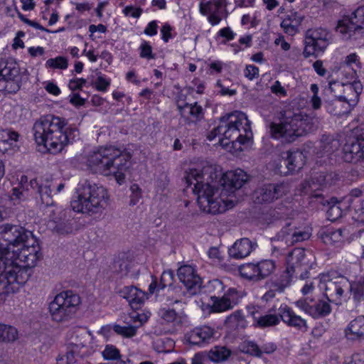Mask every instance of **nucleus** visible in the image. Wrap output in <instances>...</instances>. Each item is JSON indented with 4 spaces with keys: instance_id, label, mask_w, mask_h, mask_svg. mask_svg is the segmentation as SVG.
Returning <instances> with one entry per match:
<instances>
[{
    "instance_id": "45",
    "label": "nucleus",
    "mask_w": 364,
    "mask_h": 364,
    "mask_svg": "<svg viewBox=\"0 0 364 364\" xmlns=\"http://www.w3.org/2000/svg\"><path fill=\"white\" fill-rule=\"evenodd\" d=\"M19 134L18 132L11 129L0 130V141L4 144H13L18 140Z\"/></svg>"
},
{
    "instance_id": "30",
    "label": "nucleus",
    "mask_w": 364,
    "mask_h": 364,
    "mask_svg": "<svg viewBox=\"0 0 364 364\" xmlns=\"http://www.w3.org/2000/svg\"><path fill=\"white\" fill-rule=\"evenodd\" d=\"M320 237L326 245H334L342 242L344 239L342 229L326 228L320 232Z\"/></svg>"
},
{
    "instance_id": "14",
    "label": "nucleus",
    "mask_w": 364,
    "mask_h": 364,
    "mask_svg": "<svg viewBox=\"0 0 364 364\" xmlns=\"http://www.w3.org/2000/svg\"><path fill=\"white\" fill-rule=\"evenodd\" d=\"M289 192V187L284 183H269L257 188L253 193L256 203L266 204L274 202Z\"/></svg>"
},
{
    "instance_id": "28",
    "label": "nucleus",
    "mask_w": 364,
    "mask_h": 364,
    "mask_svg": "<svg viewBox=\"0 0 364 364\" xmlns=\"http://www.w3.org/2000/svg\"><path fill=\"white\" fill-rule=\"evenodd\" d=\"M178 108L181 116L191 122L197 121L202 113L201 107L197 105L196 103L194 105L188 103L182 104L178 102Z\"/></svg>"
},
{
    "instance_id": "31",
    "label": "nucleus",
    "mask_w": 364,
    "mask_h": 364,
    "mask_svg": "<svg viewBox=\"0 0 364 364\" xmlns=\"http://www.w3.org/2000/svg\"><path fill=\"white\" fill-rule=\"evenodd\" d=\"M293 276H295V274L286 268L277 278L271 282V287H274V289L277 290L278 293H282L290 286Z\"/></svg>"
},
{
    "instance_id": "35",
    "label": "nucleus",
    "mask_w": 364,
    "mask_h": 364,
    "mask_svg": "<svg viewBox=\"0 0 364 364\" xmlns=\"http://www.w3.org/2000/svg\"><path fill=\"white\" fill-rule=\"evenodd\" d=\"M231 355V351L225 346H215L208 352L210 360L219 363L226 360Z\"/></svg>"
},
{
    "instance_id": "10",
    "label": "nucleus",
    "mask_w": 364,
    "mask_h": 364,
    "mask_svg": "<svg viewBox=\"0 0 364 364\" xmlns=\"http://www.w3.org/2000/svg\"><path fill=\"white\" fill-rule=\"evenodd\" d=\"M318 287L329 302L338 304L349 289L350 284L343 276L331 278L328 274H321Z\"/></svg>"
},
{
    "instance_id": "52",
    "label": "nucleus",
    "mask_w": 364,
    "mask_h": 364,
    "mask_svg": "<svg viewBox=\"0 0 364 364\" xmlns=\"http://www.w3.org/2000/svg\"><path fill=\"white\" fill-rule=\"evenodd\" d=\"M95 87L98 90H107L110 84V81L103 76H99L94 82Z\"/></svg>"
},
{
    "instance_id": "40",
    "label": "nucleus",
    "mask_w": 364,
    "mask_h": 364,
    "mask_svg": "<svg viewBox=\"0 0 364 364\" xmlns=\"http://www.w3.org/2000/svg\"><path fill=\"white\" fill-rule=\"evenodd\" d=\"M329 205L327 210V218L331 221H336L343 215V210L340 206V203L336 198H331L330 202H327Z\"/></svg>"
},
{
    "instance_id": "63",
    "label": "nucleus",
    "mask_w": 364,
    "mask_h": 364,
    "mask_svg": "<svg viewBox=\"0 0 364 364\" xmlns=\"http://www.w3.org/2000/svg\"><path fill=\"white\" fill-rule=\"evenodd\" d=\"M274 43L277 46H280L281 48L285 51L289 50L290 48V44L285 41L284 37L282 36L277 38L274 41Z\"/></svg>"
},
{
    "instance_id": "34",
    "label": "nucleus",
    "mask_w": 364,
    "mask_h": 364,
    "mask_svg": "<svg viewBox=\"0 0 364 364\" xmlns=\"http://www.w3.org/2000/svg\"><path fill=\"white\" fill-rule=\"evenodd\" d=\"M225 7V0H213L206 4H200V11L203 15L213 13H224Z\"/></svg>"
},
{
    "instance_id": "26",
    "label": "nucleus",
    "mask_w": 364,
    "mask_h": 364,
    "mask_svg": "<svg viewBox=\"0 0 364 364\" xmlns=\"http://www.w3.org/2000/svg\"><path fill=\"white\" fill-rule=\"evenodd\" d=\"M345 333L348 340L364 339V316H359L352 320L346 328Z\"/></svg>"
},
{
    "instance_id": "17",
    "label": "nucleus",
    "mask_w": 364,
    "mask_h": 364,
    "mask_svg": "<svg viewBox=\"0 0 364 364\" xmlns=\"http://www.w3.org/2000/svg\"><path fill=\"white\" fill-rule=\"evenodd\" d=\"M87 356V346L72 344L68 346L65 354L58 357L57 364H84Z\"/></svg>"
},
{
    "instance_id": "56",
    "label": "nucleus",
    "mask_w": 364,
    "mask_h": 364,
    "mask_svg": "<svg viewBox=\"0 0 364 364\" xmlns=\"http://www.w3.org/2000/svg\"><path fill=\"white\" fill-rule=\"evenodd\" d=\"M26 198L25 192L20 188H14L11 199L12 200H23Z\"/></svg>"
},
{
    "instance_id": "39",
    "label": "nucleus",
    "mask_w": 364,
    "mask_h": 364,
    "mask_svg": "<svg viewBox=\"0 0 364 364\" xmlns=\"http://www.w3.org/2000/svg\"><path fill=\"white\" fill-rule=\"evenodd\" d=\"M101 355L105 360L117 362L122 358L120 350L114 345L107 344Z\"/></svg>"
},
{
    "instance_id": "27",
    "label": "nucleus",
    "mask_w": 364,
    "mask_h": 364,
    "mask_svg": "<svg viewBox=\"0 0 364 364\" xmlns=\"http://www.w3.org/2000/svg\"><path fill=\"white\" fill-rule=\"evenodd\" d=\"M174 279V274L173 271L168 269L164 271L161 275L160 282L158 283L156 277H152V282L149 286V291L154 294L166 287H172Z\"/></svg>"
},
{
    "instance_id": "6",
    "label": "nucleus",
    "mask_w": 364,
    "mask_h": 364,
    "mask_svg": "<svg viewBox=\"0 0 364 364\" xmlns=\"http://www.w3.org/2000/svg\"><path fill=\"white\" fill-rule=\"evenodd\" d=\"M292 104L284 106L277 114L279 122L269 125L271 136L282 142H293L297 137L314 130V119L299 109H294V103Z\"/></svg>"
},
{
    "instance_id": "24",
    "label": "nucleus",
    "mask_w": 364,
    "mask_h": 364,
    "mask_svg": "<svg viewBox=\"0 0 364 364\" xmlns=\"http://www.w3.org/2000/svg\"><path fill=\"white\" fill-rule=\"evenodd\" d=\"M18 73L19 68L15 61L0 60V91H4L6 82L14 80Z\"/></svg>"
},
{
    "instance_id": "18",
    "label": "nucleus",
    "mask_w": 364,
    "mask_h": 364,
    "mask_svg": "<svg viewBox=\"0 0 364 364\" xmlns=\"http://www.w3.org/2000/svg\"><path fill=\"white\" fill-rule=\"evenodd\" d=\"M215 333L213 328L204 325L191 330L186 334V338L191 344L202 346L212 342Z\"/></svg>"
},
{
    "instance_id": "22",
    "label": "nucleus",
    "mask_w": 364,
    "mask_h": 364,
    "mask_svg": "<svg viewBox=\"0 0 364 364\" xmlns=\"http://www.w3.org/2000/svg\"><path fill=\"white\" fill-rule=\"evenodd\" d=\"M287 157L283 159V162L286 166L287 171L280 170V167L278 168V171L282 174L293 173L296 171H299L305 164V156L302 151L296 150L294 151H287L286 153Z\"/></svg>"
},
{
    "instance_id": "51",
    "label": "nucleus",
    "mask_w": 364,
    "mask_h": 364,
    "mask_svg": "<svg viewBox=\"0 0 364 364\" xmlns=\"http://www.w3.org/2000/svg\"><path fill=\"white\" fill-rule=\"evenodd\" d=\"M142 9L134 7L133 6H127L123 9L125 16H130L133 18H139L142 14Z\"/></svg>"
},
{
    "instance_id": "61",
    "label": "nucleus",
    "mask_w": 364,
    "mask_h": 364,
    "mask_svg": "<svg viewBox=\"0 0 364 364\" xmlns=\"http://www.w3.org/2000/svg\"><path fill=\"white\" fill-rule=\"evenodd\" d=\"M313 68L318 75L320 76H324L326 74V70L323 65L321 60H316L313 64Z\"/></svg>"
},
{
    "instance_id": "7",
    "label": "nucleus",
    "mask_w": 364,
    "mask_h": 364,
    "mask_svg": "<svg viewBox=\"0 0 364 364\" xmlns=\"http://www.w3.org/2000/svg\"><path fill=\"white\" fill-rule=\"evenodd\" d=\"M109 201V196L105 187L85 181L78 184L70 206L76 213L93 215L105 210Z\"/></svg>"
},
{
    "instance_id": "16",
    "label": "nucleus",
    "mask_w": 364,
    "mask_h": 364,
    "mask_svg": "<svg viewBox=\"0 0 364 364\" xmlns=\"http://www.w3.org/2000/svg\"><path fill=\"white\" fill-rule=\"evenodd\" d=\"M50 227L57 233L66 235L73 232L72 220L66 218V211L60 208H49Z\"/></svg>"
},
{
    "instance_id": "3",
    "label": "nucleus",
    "mask_w": 364,
    "mask_h": 364,
    "mask_svg": "<svg viewBox=\"0 0 364 364\" xmlns=\"http://www.w3.org/2000/svg\"><path fill=\"white\" fill-rule=\"evenodd\" d=\"M65 119L54 115L41 117L33 126L35 142L48 151L55 154L72 143L79 136V130L75 127H66Z\"/></svg>"
},
{
    "instance_id": "59",
    "label": "nucleus",
    "mask_w": 364,
    "mask_h": 364,
    "mask_svg": "<svg viewBox=\"0 0 364 364\" xmlns=\"http://www.w3.org/2000/svg\"><path fill=\"white\" fill-rule=\"evenodd\" d=\"M157 27L156 21H152L144 29V33L148 36H154L157 33Z\"/></svg>"
},
{
    "instance_id": "4",
    "label": "nucleus",
    "mask_w": 364,
    "mask_h": 364,
    "mask_svg": "<svg viewBox=\"0 0 364 364\" xmlns=\"http://www.w3.org/2000/svg\"><path fill=\"white\" fill-rule=\"evenodd\" d=\"M217 136L221 146L230 148V151L232 149L235 152L242 151V146L252 136L250 122L247 115L235 111L221 117L220 124L208 134L207 138L213 141Z\"/></svg>"
},
{
    "instance_id": "20",
    "label": "nucleus",
    "mask_w": 364,
    "mask_h": 364,
    "mask_svg": "<svg viewBox=\"0 0 364 364\" xmlns=\"http://www.w3.org/2000/svg\"><path fill=\"white\" fill-rule=\"evenodd\" d=\"M311 233L307 230L298 229L291 223H287L279 232V237L291 245L308 240Z\"/></svg>"
},
{
    "instance_id": "19",
    "label": "nucleus",
    "mask_w": 364,
    "mask_h": 364,
    "mask_svg": "<svg viewBox=\"0 0 364 364\" xmlns=\"http://www.w3.org/2000/svg\"><path fill=\"white\" fill-rule=\"evenodd\" d=\"M343 159L346 162L354 164L364 159V139L346 143L343 148Z\"/></svg>"
},
{
    "instance_id": "38",
    "label": "nucleus",
    "mask_w": 364,
    "mask_h": 364,
    "mask_svg": "<svg viewBox=\"0 0 364 364\" xmlns=\"http://www.w3.org/2000/svg\"><path fill=\"white\" fill-rule=\"evenodd\" d=\"M138 328V326H121L116 323H114V332L124 338H132L134 337L137 333Z\"/></svg>"
},
{
    "instance_id": "55",
    "label": "nucleus",
    "mask_w": 364,
    "mask_h": 364,
    "mask_svg": "<svg viewBox=\"0 0 364 364\" xmlns=\"http://www.w3.org/2000/svg\"><path fill=\"white\" fill-rule=\"evenodd\" d=\"M295 304L298 308L311 315V311L313 309V305H311L306 299H299L296 301Z\"/></svg>"
},
{
    "instance_id": "32",
    "label": "nucleus",
    "mask_w": 364,
    "mask_h": 364,
    "mask_svg": "<svg viewBox=\"0 0 364 364\" xmlns=\"http://www.w3.org/2000/svg\"><path fill=\"white\" fill-rule=\"evenodd\" d=\"M18 338L19 333L15 326L0 323V343H14Z\"/></svg>"
},
{
    "instance_id": "42",
    "label": "nucleus",
    "mask_w": 364,
    "mask_h": 364,
    "mask_svg": "<svg viewBox=\"0 0 364 364\" xmlns=\"http://www.w3.org/2000/svg\"><path fill=\"white\" fill-rule=\"evenodd\" d=\"M303 18L301 16H297L294 18V23L290 17H287L282 21L281 23V27L284 31L290 35L294 36L297 32V26L301 22Z\"/></svg>"
},
{
    "instance_id": "54",
    "label": "nucleus",
    "mask_w": 364,
    "mask_h": 364,
    "mask_svg": "<svg viewBox=\"0 0 364 364\" xmlns=\"http://www.w3.org/2000/svg\"><path fill=\"white\" fill-rule=\"evenodd\" d=\"M353 95L354 97L353 99H350L348 100L346 97L343 96V95H340L337 97V99L336 100V102H346L349 107H352L353 106H355L358 100V97H359V92H353Z\"/></svg>"
},
{
    "instance_id": "44",
    "label": "nucleus",
    "mask_w": 364,
    "mask_h": 364,
    "mask_svg": "<svg viewBox=\"0 0 364 364\" xmlns=\"http://www.w3.org/2000/svg\"><path fill=\"white\" fill-rule=\"evenodd\" d=\"M223 296L228 299V301L233 305V306H235L240 301L243 294L241 291L237 290L236 288L230 287L224 292Z\"/></svg>"
},
{
    "instance_id": "25",
    "label": "nucleus",
    "mask_w": 364,
    "mask_h": 364,
    "mask_svg": "<svg viewBox=\"0 0 364 364\" xmlns=\"http://www.w3.org/2000/svg\"><path fill=\"white\" fill-rule=\"evenodd\" d=\"M30 186L32 189L38 193L43 203L47 206L53 205V201L52 197L54 182L46 181V183L39 184L36 179H32L30 181Z\"/></svg>"
},
{
    "instance_id": "50",
    "label": "nucleus",
    "mask_w": 364,
    "mask_h": 364,
    "mask_svg": "<svg viewBox=\"0 0 364 364\" xmlns=\"http://www.w3.org/2000/svg\"><path fill=\"white\" fill-rule=\"evenodd\" d=\"M140 56L144 58L153 59L154 55L152 53V48L149 43L144 41L140 46Z\"/></svg>"
},
{
    "instance_id": "58",
    "label": "nucleus",
    "mask_w": 364,
    "mask_h": 364,
    "mask_svg": "<svg viewBox=\"0 0 364 364\" xmlns=\"http://www.w3.org/2000/svg\"><path fill=\"white\" fill-rule=\"evenodd\" d=\"M348 364H364V352L354 353Z\"/></svg>"
},
{
    "instance_id": "9",
    "label": "nucleus",
    "mask_w": 364,
    "mask_h": 364,
    "mask_svg": "<svg viewBox=\"0 0 364 364\" xmlns=\"http://www.w3.org/2000/svg\"><path fill=\"white\" fill-rule=\"evenodd\" d=\"M81 304L80 296L73 291H63L56 294L48 304L50 318L56 323H65L72 319Z\"/></svg>"
},
{
    "instance_id": "64",
    "label": "nucleus",
    "mask_w": 364,
    "mask_h": 364,
    "mask_svg": "<svg viewBox=\"0 0 364 364\" xmlns=\"http://www.w3.org/2000/svg\"><path fill=\"white\" fill-rule=\"evenodd\" d=\"M363 291H364V277L358 282V284L354 291L355 296H357V297L363 296Z\"/></svg>"
},
{
    "instance_id": "23",
    "label": "nucleus",
    "mask_w": 364,
    "mask_h": 364,
    "mask_svg": "<svg viewBox=\"0 0 364 364\" xmlns=\"http://www.w3.org/2000/svg\"><path fill=\"white\" fill-rule=\"evenodd\" d=\"M120 296L125 299L131 307L134 309L139 308L145 300V293L134 286H126L118 291Z\"/></svg>"
},
{
    "instance_id": "2",
    "label": "nucleus",
    "mask_w": 364,
    "mask_h": 364,
    "mask_svg": "<svg viewBox=\"0 0 364 364\" xmlns=\"http://www.w3.org/2000/svg\"><path fill=\"white\" fill-rule=\"evenodd\" d=\"M204 176L200 170L193 168L185 176L187 188L198 196V203L201 210L213 215L225 212L229 208V200L234 192L240 189L248 180L247 173L242 169L225 173L218 186L215 182H203Z\"/></svg>"
},
{
    "instance_id": "36",
    "label": "nucleus",
    "mask_w": 364,
    "mask_h": 364,
    "mask_svg": "<svg viewBox=\"0 0 364 364\" xmlns=\"http://www.w3.org/2000/svg\"><path fill=\"white\" fill-rule=\"evenodd\" d=\"M323 300H319L313 304V309L311 311V316L314 318H318L326 316L331 312V307L328 303Z\"/></svg>"
},
{
    "instance_id": "33",
    "label": "nucleus",
    "mask_w": 364,
    "mask_h": 364,
    "mask_svg": "<svg viewBox=\"0 0 364 364\" xmlns=\"http://www.w3.org/2000/svg\"><path fill=\"white\" fill-rule=\"evenodd\" d=\"M255 264L256 266L257 281L267 278L272 274L276 269L275 262L272 259H264Z\"/></svg>"
},
{
    "instance_id": "8",
    "label": "nucleus",
    "mask_w": 364,
    "mask_h": 364,
    "mask_svg": "<svg viewBox=\"0 0 364 364\" xmlns=\"http://www.w3.org/2000/svg\"><path fill=\"white\" fill-rule=\"evenodd\" d=\"M250 314L252 316L254 324L259 328L274 326L282 321L287 326L301 332H306L309 328L306 320L297 315L285 304H281L278 309L276 306H273L265 314L255 311V308L252 311H250Z\"/></svg>"
},
{
    "instance_id": "53",
    "label": "nucleus",
    "mask_w": 364,
    "mask_h": 364,
    "mask_svg": "<svg viewBox=\"0 0 364 364\" xmlns=\"http://www.w3.org/2000/svg\"><path fill=\"white\" fill-rule=\"evenodd\" d=\"M244 75L250 80H252L259 76V68L253 65H247Z\"/></svg>"
},
{
    "instance_id": "37",
    "label": "nucleus",
    "mask_w": 364,
    "mask_h": 364,
    "mask_svg": "<svg viewBox=\"0 0 364 364\" xmlns=\"http://www.w3.org/2000/svg\"><path fill=\"white\" fill-rule=\"evenodd\" d=\"M211 299L213 301L212 310L214 312H223L235 307L223 295L222 296H212Z\"/></svg>"
},
{
    "instance_id": "57",
    "label": "nucleus",
    "mask_w": 364,
    "mask_h": 364,
    "mask_svg": "<svg viewBox=\"0 0 364 364\" xmlns=\"http://www.w3.org/2000/svg\"><path fill=\"white\" fill-rule=\"evenodd\" d=\"M114 331V323L107 324L102 326L98 331V333L104 337L109 338Z\"/></svg>"
},
{
    "instance_id": "60",
    "label": "nucleus",
    "mask_w": 364,
    "mask_h": 364,
    "mask_svg": "<svg viewBox=\"0 0 364 364\" xmlns=\"http://www.w3.org/2000/svg\"><path fill=\"white\" fill-rule=\"evenodd\" d=\"M208 21L209 22L213 25H217L218 24L220 21L222 20V18L224 16V13H213L208 14Z\"/></svg>"
},
{
    "instance_id": "1",
    "label": "nucleus",
    "mask_w": 364,
    "mask_h": 364,
    "mask_svg": "<svg viewBox=\"0 0 364 364\" xmlns=\"http://www.w3.org/2000/svg\"><path fill=\"white\" fill-rule=\"evenodd\" d=\"M36 242L33 233L21 226L0 225V303L29 279L41 256Z\"/></svg>"
},
{
    "instance_id": "11",
    "label": "nucleus",
    "mask_w": 364,
    "mask_h": 364,
    "mask_svg": "<svg viewBox=\"0 0 364 364\" xmlns=\"http://www.w3.org/2000/svg\"><path fill=\"white\" fill-rule=\"evenodd\" d=\"M331 41L330 33L323 28L309 29L305 36V49L304 54L309 57L317 53H323Z\"/></svg>"
},
{
    "instance_id": "49",
    "label": "nucleus",
    "mask_w": 364,
    "mask_h": 364,
    "mask_svg": "<svg viewBox=\"0 0 364 364\" xmlns=\"http://www.w3.org/2000/svg\"><path fill=\"white\" fill-rule=\"evenodd\" d=\"M130 205H135L141 198V189L138 184L134 183L130 186Z\"/></svg>"
},
{
    "instance_id": "47",
    "label": "nucleus",
    "mask_w": 364,
    "mask_h": 364,
    "mask_svg": "<svg viewBox=\"0 0 364 364\" xmlns=\"http://www.w3.org/2000/svg\"><path fill=\"white\" fill-rule=\"evenodd\" d=\"M225 286L223 284V282L218 279H213L210 281L208 283L207 289L210 293L214 294L213 296H216V294H218V296L224 292Z\"/></svg>"
},
{
    "instance_id": "29",
    "label": "nucleus",
    "mask_w": 364,
    "mask_h": 364,
    "mask_svg": "<svg viewBox=\"0 0 364 364\" xmlns=\"http://www.w3.org/2000/svg\"><path fill=\"white\" fill-rule=\"evenodd\" d=\"M186 292L180 286H173L167 289L165 301L168 305L178 304L181 307L186 304Z\"/></svg>"
},
{
    "instance_id": "15",
    "label": "nucleus",
    "mask_w": 364,
    "mask_h": 364,
    "mask_svg": "<svg viewBox=\"0 0 364 364\" xmlns=\"http://www.w3.org/2000/svg\"><path fill=\"white\" fill-rule=\"evenodd\" d=\"M177 275L190 294L194 295L200 290L202 280L193 267L191 265L181 266L178 269Z\"/></svg>"
},
{
    "instance_id": "13",
    "label": "nucleus",
    "mask_w": 364,
    "mask_h": 364,
    "mask_svg": "<svg viewBox=\"0 0 364 364\" xmlns=\"http://www.w3.org/2000/svg\"><path fill=\"white\" fill-rule=\"evenodd\" d=\"M364 25V6L358 7L351 16H344L341 19L336 26V31L345 39H350L356 33L363 29Z\"/></svg>"
},
{
    "instance_id": "43",
    "label": "nucleus",
    "mask_w": 364,
    "mask_h": 364,
    "mask_svg": "<svg viewBox=\"0 0 364 364\" xmlns=\"http://www.w3.org/2000/svg\"><path fill=\"white\" fill-rule=\"evenodd\" d=\"M241 352L253 356L259 357L262 355V350L254 341H245L240 345Z\"/></svg>"
},
{
    "instance_id": "5",
    "label": "nucleus",
    "mask_w": 364,
    "mask_h": 364,
    "mask_svg": "<svg viewBox=\"0 0 364 364\" xmlns=\"http://www.w3.org/2000/svg\"><path fill=\"white\" fill-rule=\"evenodd\" d=\"M132 155L127 149L114 146H100L87 158V166L96 173L113 175L118 184L125 181V171L131 166Z\"/></svg>"
},
{
    "instance_id": "21",
    "label": "nucleus",
    "mask_w": 364,
    "mask_h": 364,
    "mask_svg": "<svg viewBox=\"0 0 364 364\" xmlns=\"http://www.w3.org/2000/svg\"><path fill=\"white\" fill-rule=\"evenodd\" d=\"M257 243L252 242L247 237L236 240L228 249L229 256L232 258L240 259L249 256L257 247Z\"/></svg>"
},
{
    "instance_id": "12",
    "label": "nucleus",
    "mask_w": 364,
    "mask_h": 364,
    "mask_svg": "<svg viewBox=\"0 0 364 364\" xmlns=\"http://www.w3.org/2000/svg\"><path fill=\"white\" fill-rule=\"evenodd\" d=\"M287 268L295 274L296 277L305 279L309 277L311 264L304 249L294 248L287 256Z\"/></svg>"
},
{
    "instance_id": "62",
    "label": "nucleus",
    "mask_w": 364,
    "mask_h": 364,
    "mask_svg": "<svg viewBox=\"0 0 364 364\" xmlns=\"http://www.w3.org/2000/svg\"><path fill=\"white\" fill-rule=\"evenodd\" d=\"M85 83V80L82 78L70 80L69 82V88L72 90L81 89Z\"/></svg>"
},
{
    "instance_id": "46",
    "label": "nucleus",
    "mask_w": 364,
    "mask_h": 364,
    "mask_svg": "<svg viewBox=\"0 0 364 364\" xmlns=\"http://www.w3.org/2000/svg\"><path fill=\"white\" fill-rule=\"evenodd\" d=\"M68 63L67 59L62 56H58L55 58H50L46 63V66L47 68L53 69L64 70L68 68Z\"/></svg>"
},
{
    "instance_id": "41",
    "label": "nucleus",
    "mask_w": 364,
    "mask_h": 364,
    "mask_svg": "<svg viewBox=\"0 0 364 364\" xmlns=\"http://www.w3.org/2000/svg\"><path fill=\"white\" fill-rule=\"evenodd\" d=\"M239 272L242 277L250 281L257 282L256 266L255 263H245L239 267Z\"/></svg>"
},
{
    "instance_id": "48",
    "label": "nucleus",
    "mask_w": 364,
    "mask_h": 364,
    "mask_svg": "<svg viewBox=\"0 0 364 364\" xmlns=\"http://www.w3.org/2000/svg\"><path fill=\"white\" fill-rule=\"evenodd\" d=\"M159 314L162 319L168 323L174 322L178 318V314L173 309L162 308Z\"/></svg>"
}]
</instances>
